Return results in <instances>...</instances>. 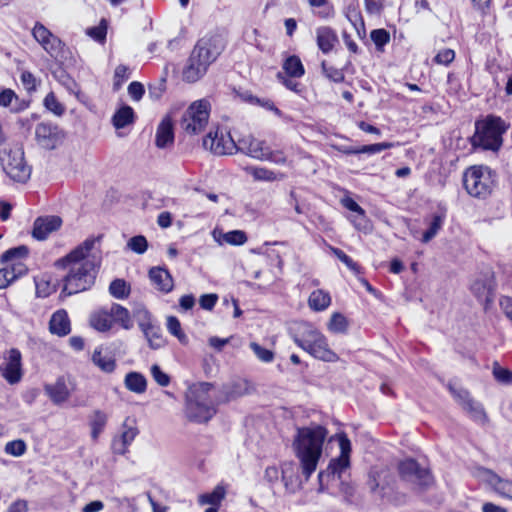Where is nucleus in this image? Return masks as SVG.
I'll list each match as a JSON object with an SVG mask.
<instances>
[{
  "label": "nucleus",
  "instance_id": "obj_61",
  "mask_svg": "<svg viewBox=\"0 0 512 512\" xmlns=\"http://www.w3.org/2000/svg\"><path fill=\"white\" fill-rule=\"evenodd\" d=\"M277 79L281 84H283L287 89L290 91H293L297 94L302 92V86L299 82L292 79L293 77H289L287 75H284L283 72H278L276 75Z\"/></svg>",
  "mask_w": 512,
  "mask_h": 512
},
{
  "label": "nucleus",
  "instance_id": "obj_8",
  "mask_svg": "<svg viewBox=\"0 0 512 512\" xmlns=\"http://www.w3.org/2000/svg\"><path fill=\"white\" fill-rule=\"evenodd\" d=\"M337 438L340 448V455L330 461L326 470L319 472V492H323L325 490L323 484L325 477L337 476L338 479H340L342 473L346 471L350 466L351 442L345 433L338 434Z\"/></svg>",
  "mask_w": 512,
  "mask_h": 512
},
{
  "label": "nucleus",
  "instance_id": "obj_22",
  "mask_svg": "<svg viewBox=\"0 0 512 512\" xmlns=\"http://www.w3.org/2000/svg\"><path fill=\"white\" fill-rule=\"evenodd\" d=\"M26 272L27 268L22 262H16L0 269V289L6 288Z\"/></svg>",
  "mask_w": 512,
  "mask_h": 512
},
{
  "label": "nucleus",
  "instance_id": "obj_46",
  "mask_svg": "<svg viewBox=\"0 0 512 512\" xmlns=\"http://www.w3.org/2000/svg\"><path fill=\"white\" fill-rule=\"evenodd\" d=\"M370 38L376 46L378 51H384L385 45L390 41V34L387 30L380 28L374 29L370 33Z\"/></svg>",
  "mask_w": 512,
  "mask_h": 512
},
{
  "label": "nucleus",
  "instance_id": "obj_38",
  "mask_svg": "<svg viewBox=\"0 0 512 512\" xmlns=\"http://www.w3.org/2000/svg\"><path fill=\"white\" fill-rule=\"evenodd\" d=\"M490 482L494 486V490L502 497L512 500V481L505 480L496 474H492Z\"/></svg>",
  "mask_w": 512,
  "mask_h": 512
},
{
  "label": "nucleus",
  "instance_id": "obj_37",
  "mask_svg": "<svg viewBox=\"0 0 512 512\" xmlns=\"http://www.w3.org/2000/svg\"><path fill=\"white\" fill-rule=\"evenodd\" d=\"M108 420V416L101 410H96L90 420L91 436L96 440L103 431Z\"/></svg>",
  "mask_w": 512,
  "mask_h": 512
},
{
  "label": "nucleus",
  "instance_id": "obj_31",
  "mask_svg": "<svg viewBox=\"0 0 512 512\" xmlns=\"http://www.w3.org/2000/svg\"><path fill=\"white\" fill-rule=\"evenodd\" d=\"M284 75L293 78H301L305 74L301 59L296 55L288 56L282 65Z\"/></svg>",
  "mask_w": 512,
  "mask_h": 512
},
{
  "label": "nucleus",
  "instance_id": "obj_2",
  "mask_svg": "<svg viewBox=\"0 0 512 512\" xmlns=\"http://www.w3.org/2000/svg\"><path fill=\"white\" fill-rule=\"evenodd\" d=\"M327 429L321 425L297 429L293 441L295 455L300 462L301 473L308 481L315 472L323 452Z\"/></svg>",
  "mask_w": 512,
  "mask_h": 512
},
{
  "label": "nucleus",
  "instance_id": "obj_16",
  "mask_svg": "<svg viewBox=\"0 0 512 512\" xmlns=\"http://www.w3.org/2000/svg\"><path fill=\"white\" fill-rule=\"evenodd\" d=\"M21 353L18 349H11L8 356L4 358L0 365L2 376L10 384L18 383L22 376Z\"/></svg>",
  "mask_w": 512,
  "mask_h": 512
},
{
  "label": "nucleus",
  "instance_id": "obj_32",
  "mask_svg": "<svg viewBox=\"0 0 512 512\" xmlns=\"http://www.w3.org/2000/svg\"><path fill=\"white\" fill-rule=\"evenodd\" d=\"M134 121V110L124 105L119 108L112 117V123L116 129H122Z\"/></svg>",
  "mask_w": 512,
  "mask_h": 512
},
{
  "label": "nucleus",
  "instance_id": "obj_3",
  "mask_svg": "<svg viewBox=\"0 0 512 512\" xmlns=\"http://www.w3.org/2000/svg\"><path fill=\"white\" fill-rule=\"evenodd\" d=\"M213 385L200 383L190 389L186 398V416L196 423L208 422L216 413V403L211 397Z\"/></svg>",
  "mask_w": 512,
  "mask_h": 512
},
{
  "label": "nucleus",
  "instance_id": "obj_25",
  "mask_svg": "<svg viewBox=\"0 0 512 512\" xmlns=\"http://www.w3.org/2000/svg\"><path fill=\"white\" fill-rule=\"evenodd\" d=\"M173 140L174 132L172 122L169 118H164L156 131V146L158 148H165L167 145L173 143Z\"/></svg>",
  "mask_w": 512,
  "mask_h": 512
},
{
  "label": "nucleus",
  "instance_id": "obj_33",
  "mask_svg": "<svg viewBox=\"0 0 512 512\" xmlns=\"http://www.w3.org/2000/svg\"><path fill=\"white\" fill-rule=\"evenodd\" d=\"M152 349H158L164 344L160 326L154 322L141 330Z\"/></svg>",
  "mask_w": 512,
  "mask_h": 512
},
{
  "label": "nucleus",
  "instance_id": "obj_41",
  "mask_svg": "<svg viewBox=\"0 0 512 512\" xmlns=\"http://www.w3.org/2000/svg\"><path fill=\"white\" fill-rule=\"evenodd\" d=\"M109 293L116 299H125L129 296L130 288L123 279H115L109 285Z\"/></svg>",
  "mask_w": 512,
  "mask_h": 512
},
{
  "label": "nucleus",
  "instance_id": "obj_23",
  "mask_svg": "<svg viewBox=\"0 0 512 512\" xmlns=\"http://www.w3.org/2000/svg\"><path fill=\"white\" fill-rule=\"evenodd\" d=\"M316 40L319 49L323 53L328 54L334 48L335 43L338 41V37L332 28L323 26L317 28Z\"/></svg>",
  "mask_w": 512,
  "mask_h": 512
},
{
  "label": "nucleus",
  "instance_id": "obj_12",
  "mask_svg": "<svg viewBox=\"0 0 512 512\" xmlns=\"http://www.w3.org/2000/svg\"><path fill=\"white\" fill-rule=\"evenodd\" d=\"M400 478L408 483L424 489L433 483V477L428 469L421 468L414 459H406L398 465Z\"/></svg>",
  "mask_w": 512,
  "mask_h": 512
},
{
  "label": "nucleus",
  "instance_id": "obj_18",
  "mask_svg": "<svg viewBox=\"0 0 512 512\" xmlns=\"http://www.w3.org/2000/svg\"><path fill=\"white\" fill-rule=\"evenodd\" d=\"M62 220L58 216L38 217L33 226L32 235L37 240H44L48 235L60 228Z\"/></svg>",
  "mask_w": 512,
  "mask_h": 512
},
{
  "label": "nucleus",
  "instance_id": "obj_36",
  "mask_svg": "<svg viewBox=\"0 0 512 512\" xmlns=\"http://www.w3.org/2000/svg\"><path fill=\"white\" fill-rule=\"evenodd\" d=\"M226 491L224 487L218 485L212 492L205 493L199 496V503L202 505H211L218 507L221 501L225 498Z\"/></svg>",
  "mask_w": 512,
  "mask_h": 512
},
{
  "label": "nucleus",
  "instance_id": "obj_64",
  "mask_svg": "<svg viewBox=\"0 0 512 512\" xmlns=\"http://www.w3.org/2000/svg\"><path fill=\"white\" fill-rule=\"evenodd\" d=\"M51 31L47 29L42 23L36 22L32 34L35 40L41 44L46 38L51 36Z\"/></svg>",
  "mask_w": 512,
  "mask_h": 512
},
{
  "label": "nucleus",
  "instance_id": "obj_54",
  "mask_svg": "<svg viewBox=\"0 0 512 512\" xmlns=\"http://www.w3.org/2000/svg\"><path fill=\"white\" fill-rule=\"evenodd\" d=\"M321 68L322 72L329 80L335 83H341L344 81L345 76L342 69H338L333 66H328L326 61H322Z\"/></svg>",
  "mask_w": 512,
  "mask_h": 512
},
{
  "label": "nucleus",
  "instance_id": "obj_45",
  "mask_svg": "<svg viewBox=\"0 0 512 512\" xmlns=\"http://www.w3.org/2000/svg\"><path fill=\"white\" fill-rule=\"evenodd\" d=\"M54 77L59 81L61 85H63L70 93L77 95L78 94V85L76 81L68 75L65 70H58L54 72Z\"/></svg>",
  "mask_w": 512,
  "mask_h": 512
},
{
  "label": "nucleus",
  "instance_id": "obj_21",
  "mask_svg": "<svg viewBox=\"0 0 512 512\" xmlns=\"http://www.w3.org/2000/svg\"><path fill=\"white\" fill-rule=\"evenodd\" d=\"M90 326L98 332H108L113 327V318L109 309H100L91 313Z\"/></svg>",
  "mask_w": 512,
  "mask_h": 512
},
{
  "label": "nucleus",
  "instance_id": "obj_7",
  "mask_svg": "<svg viewBox=\"0 0 512 512\" xmlns=\"http://www.w3.org/2000/svg\"><path fill=\"white\" fill-rule=\"evenodd\" d=\"M295 344L315 358L333 362L337 355L328 347L326 338L315 329L307 330L303 337L294 336Z\"/></svg>",
  "mask_w": 512,
  "mask_h": 512
},
{
  "label": "nucleus",
  "instance_id": "obj_24",
  "mask_svg": "<svg viewBox=\"0 0 512 512\" xmlns=\"http://www.w3.org/2000/svg\"><path fill=\"white\" fill-rule=\"evenodd\" d=\"M45 392L55 404L65 402L70 396V391L63 378H58L54 384L46 385Z\"/></svg>",
  "mask_w": 512,
  "mask_h": 512
},
{
  "label": "nucleus",
  "instance_id": "obj_4",
  "mask_svg": "<svg viewBox=\"0 0 512 512\" xmlns=\"http://www.w3.org/2000/svg\"><path fill=\"white\" fill-rule=\"evenodd\" d=\"M507 128L505 121L494 115H488L485 119L476 121L475 133L471 139L472 146L498 151L502 146V135Z\"/></svg>",
  "mask_w": 512,
  "mask_h": 512
},
{
  "label": "nucleus",
  "instance_id": "obj_13",
  "mask_svg": "<svg viewBox=\"0 0 512 512\" xmlns=\"http://www.w3.org/2000/svg\"><path fill=\"white\" fill-rule=\"evenodd\" d=\"M63 139L64 132L57 124L43 121L35 127V141L38 146L45 150L56 149Z\"/></svg>",
  "mask_w": 512,
  "mask_h": 512
},
{
  "label": "nucleus",
  "instance_id": "obj_58",
  "mask_svg": "<svg viewBox=\"0 0 512 512\" xmlns=\"http://www.w3.org/2000/svg\"><path fill=\"white\" fill-rule=\"evenodd\" d=\"M331 251L351 271H353L354 273L360 272L359 265L356 262H354L353 259L349 257L344 251L336 247H331Z\"/></svg>",
  "mask_w": 512,
  "mask_h": 512
},
{
  "label": "nucleus",
  "instance_id": "obj_35",
  "mask_svg": "<svg viewBox=\"0 0 512 512\" xmlns=\"http://www.w3.org/2000/svg\"><path fill=\"white\" fill-rule=\"evenodd\" d=\"M472 291L478 298L484 297L486 306L493 301V286L489 279L476 281L472 285Z\"/></svg>",
  "mask_w": 512,
  "mask_h": 512
},
{
  "label": "nucleus",
  "instance_id": "obj_43",
  "mask_svg": "<svg viewBox=\"0 0 512 512\" xmlns=\"http://www.w3.org/2000/svg\"><path fill=\"white\" fill-rule=\"evenodd\" d=\"M44 107L54 115L61 117L65 113V107L60 103L53 92L48 93L43 100Z\"/></svg>",
  "mask_w": 512,
  "mask_h": 512
},
{
  "label": "nucleus",
  "instance_id": "obj_26",
  "mask_svg": "<svg viewBox=\"0 0 512 512\" xmlns=\"http://www.w3.org/2000/svg\"><path fill=\"white\" fill-rule=\"evenodd\" d=\"M205 64V62L201 64L196 62V60L189 58L182 73L184 81L194 83L202 78L208 70L205 68Z\"/></svg>",
  "mask_w": 512,
  "mask_h": 512
},
{
  "label": "nucleus",
  "instance_id": "obj_49",
  "mask_svg": "<svg viewBox=\"0 0 512 512\" xmlns=\"http://www.w3.org/2000/svg\"><path fill=\"white\" fill-rule=\"evenodd\" d=\"M86 34L90 36L92 39L99 43H103L106 40L107 35V21L106 19H101L99 25L87 28Z\"/></svg>",
  "mask_w": 512,
  "mask_h": 512
},
{
  "label": "nucleus",
  "instance_id": "obj_62",
  "mask_svg": "<svg viewBox=\"0 0 512 512\" xmlns=\"http://www.w3.org/2000/svg\"><path fill=\"white\" fill-rule=\"evenodd\" d=\"M288 471H293L292 463H284L281 468V478L284 483V486L287 491L294 493L296 491V487L293 484L292 477L287 476Z\"/></svg>",
  "mask_w": 512,
  "mask_h": 512
},
{
  "label": "nucleus",
  "instance_id": "obj_6",
  "mask_svg": "<svg viewBox=\"0 0 512 512\" xmlns=\"http://www.w3.org/2000/svg\"><path fill=\"white\" fill-rule=\"evenodd\" d=\"M0 162L4 172L14 181L25 183L31 175L22 148L4 149L0 152Z\"/></svg>",
  "mask_w": 512,
  "mask_h": 512
},
{
  "label": "nucleus",
  "instance_id": "obj_55",
  "mask_svg": "<svg viewBox=\"0 0 512 512\" xmlns=\"http://www.w3.org/2000/svg\"><path fill=\"white\" fill-rule=\"evenodd\" d=\"M492 374L499 383L506 385L512 383V371L501 367L497 362L493 364Z\"/></svg>",
  "mask_w": 512,
  "mask_h": 512
},
{
  "label": "nucleus",
  "instance_id": "obj_53",
  "mask_svg": "<svg viewBox=\"0 0 512 512\" xmlns=\"http://www.w3.org/2000/svg\"><path fill=\"white\" fill-rule=\"evenodd\" d=\"M347 320L341 313H334L328 324L329 330L334 333H344L347 330Z\"/></svg>",
  "mask_w": 512,
  "mask_h": 512
},
{
  "label": "nucleus",
  "instance_id": "obj_48",
  "mask_svg": "<svg viewBox=\"0 0 512 512\" xmlns=\"http://www.w3.org/2000/svg\"><path fill=\"white\" fill-rule=\"evenodd\" d=\"M247 171L254 177L257 181H275L277 180V175L274 171L269 170L264 167H250Z\"/></svg>",
  "mask_w": 512,
  "mask_h": 512
},
{
  "label": "nucleus",
  "instance_id": "obj_60",
  "mask_svg": "<svg viewBox=\"0 0 512 512\" xmlns=\"http://www.w3.org/2000/svg\"><path fill=\"white\" fill-rule=\"evenodd\" d=\"M392 147V143L382 142L358 147L359 154H377Z\"/></svg>",
  "mask_w": 512,
  "mask_h": 512
},
{
  "label": "nucleus",
  "instance_id": "obj_51",
  "mask_svg": "<svg viewBox=\"0 0 512 512\" xmlns=\"http://www.w3.org/2000/svg\"><path fill=\"white\" fill-rule=\"evenodd\" d=\"M127 248L137 254H144L148 248L147 239L143 235L133 236L128 240Z\"/></svg>",
  "mask_w": 512,
  "mask_h": 512
},
{
  "label": "nucleus",
  "instance_id": "obj_50",
  "mask_svg": "<svg viewBox=\"0 0 512 512\" xmlns=\"http://www.w3.org/2000/svg\"><path fill=\"white\" fill-rule=\"evenodd\" d=\"M18 101V96L11 89H3L0 92V106L2 107H10L12 112H19L21 110L20 107L13 105V101Z\"/></svg>",
  "mask_w": 512,
  "mask_h": 512
},
{
  "label": "nucleus",
  "instance_id": "obj_44",
  "mask_svg": "<svg viewBox=\"0 0 512 512\" xmlns=\"http://www.w3.org/2000/svg\"><path fill=\"white\" fill-rule=\"evenodd\" d=\"M166 326H167V330L173 336L177 337V339L180 341V343L187 344L188 338H187L186 334L182 331L180 321L178 320L177 317L169 316L167 318Z\"/></svg>",
  "mask_w": 512,
  "mask_h": 512
},
{
  "label": "nucleus",
  "instance_id": "obj_9",
  "mask_svg": "<svg viewBox=\"0 0 512 512\" xmlns=\"http://www.w3.org/2000/svg\"><path fill=\"white\" fill-rule=\"evenodd\" d=\"M209 119V104L206 100H199L190 105L183 114L180 122L181 128L189 135L201 133Z\"/></svg>",
  "mask_w": 512,
  "mask_h": 512
},
{
  "label": "nucleus",
  "instance_id": "obj_52",
  "mask_svg": "<svg viewBox=\"0 0 512 512\" xmlns=\"http://www.w3.org/2000/svg\"><path fill=\"white\" fill-rule=\"evenodd\" d=\"M129 77V68L125 65H118L114 71L113 89L115 91L119 90L122 87L123 83L129 79Z\"/></svg>",
  "mask_w": 512,
  "mask_h": 512
},
{
  "label": "nucleus",
  "instance_id": "obj_19",
  "mask_svg": "<svg viewBox=\"0 0 512 512\" xmlns=\"http://www.w3.org/2000/svg\"><path fill=\"white\" fill-rule=\"evenodd\" d=\"M151 284L160 292L165 294L171 292L174 287V281L166 268L152 267L148 273Z\"/></svg>",
  "mask_w": 512,
  "mask_h": 512
},
{
  "label": "nucleus",
  "instance_id": "obj_5",
  "mask_svg": "<svg viewBox=\"0 0 512 512\" xmlns=\"http://www.w3.org/2000/svg\"><path fill=\"white\" fill-rule=\"evenodd\" d=\"M463 184L470 196L485 199L492 192L495 174L487 166H471L464 172Z\"/></svg>",
  "mask_w": 512,
  "mask_h": 512
},
{
  "label": "nucleus",
  "instance_id": "obj_1",
  "mask_svg": "<svg viewBox=\"0 0 512 512\" xmlns=\"http://www.w3.org/2000/svg\"><path fill=\"white\" fill-rule=\"evenodd\" d=\"M100 239L101 236L87 238L65 257L56 261L57 267L68 269L63 279L61 297L84 292L94 285L102 260L101 252L96 247Z\"/></svg>",
  "mask_w": 512,
  "mask_h": 512
},
{
  "label": "nucleus",
  "instance_id": "obj_17",
  "mask_svg": "<svg viewBox=\"0 0 512 512\" xmlns=\"http://www.w3.org/2000/svg\"><path fill=\"white\" fill-rule=\"evenodd\" d=\"M265 141L255 138L249 134L240 138L236 144V152L244 153L254 159L263 161L267 155Z\"/></svg>",
  "mask_w": 512,
  "mask_h": 512
},
{
  "label": "nucleus",
  "instance_id": "obj_30",
  "mask_svg": "<svg viewBox=\"0 0 512 512\" xmlns=\"http://www.w3.org/2000/svg\"><path fill=\"white\" fill-rule=\"evenodd\" d=\"M330 303V294L322 289L313 291L308 298V305L313 311H324Z\"/></svg>",
  "mask_w": 512,
  "mask_h": 512
},
{
  "label": "nucleus",
  "instance_id": "obj_59",
  "mask_svg": "<svg viewBox=\"0 0 512 512\" xmlns=\"http://www.w3.org/2000/svg\"><path fill=\"white\" fill-rule=\"evenodd\" d=\"M223 239L231 245H243L247 241V236L242 230H232L223 234Z\"/></svg>",
  "mask_w": 512,
  "mask_h": 512
},
{
  "label": "nucleus",
  "instance_id": "obj_40",
  "mask_svg": "<svg viewBox=\"0 0 512 512\" xmlns=\"http://www.w3.org/2000/svg\"><path fill=\"white\" fill-rule=\"evenodd\" d=\"M444 223V216L435 214L432 217V220L429 223L428 229L423 233L422 242L428 243L431 241L441 230Z\"/></svg>",
  "mask_w": 512,
  "mask_h": 512
},
{
  "label": "nucleus",
  "instance_id": "obj_57",
  "mask_svg": "<svg viewBox=\"0 0 512 512\" xmlns=\"http://www.w3.org/2000/svg\"><path fill=\"white\" fill-rule=\"evenodd\" d=\"M250 348L252 349V351L254 352V354L260 361H262L264 363H270L274 360L273 351L262 347L258 343L251 342Z\"/></svg>",
  "mask_w": 512,
  "mask_h": 512
},
{
  "label": "nucleus",
  "instance_id": "obj_10",
  "mask_svg": "<svg viewBox=\"0 0 512 512\" xmlns=\"http://www.w3.org/2000/svg\"><path fill=\"white\" fill-rule=\"evenodd\" d=\"M394 484L395 478L387 468L372 467L368 472L366 487L375 498L390 499Z\"/></svg>",
  "mask_w": 512,
  "mask_h": 512
},
{
  "label": "nucleus",
  "instance_id": "obj_39",
  "mask_svg": "<svg viewBox=\"0 0 512 512\" xmlns=\"http://www.w3.org/2000/svg\"><path fill=\"white\" fill-rule=\"evenodd\" d=\"M28 248L24 245L14 247L5 251L1 256V261L3 263H9L10 265L16 262H21V260L28 255Z\"/></svg>",
  "mask_w": 512,
  "mask_h": 512
},
{
  "label": "nucleus",
  "instance_id": "obj_14",
  "mask_svg": "<svg viewBox=\"0 0 512 512\" xmlns=\"http://www.w3.org/2000/svg\"><path fill=\"white\" fill-rule=\"evenodd\" d=\"M236 142L229 133L217 129L210 131L203 140V145L216 155H232L236 152Z\"/></svg>",
  "mask_w": 512,
  "mask_h": 512
},
{
  "label": "nucleus",
  "instance_id": "obj_28",
  "mask_svg": "<svg viewBox=\"0 0 512 512\" xmlns=\"http://www.w3.org/2000/svg\"><path fill=\"white\" fill-rule=\"evenodd\" d=\"M125 387L136 394H143L147 389V380L139 372H129L124 379Z\"/></svg>",
  "mask_w": 512,
  "mask_h": 512
},
{
  "label": "nucleus",
  "instance_id": "obj_63",
  "mask_svg": "<svg viewBox=\"0 0 512 512\" xmlns=\"http://www.w3.org/2000/svg\"><path fill=\"white\" fill-rule=\"evenodd\" d=\"M455 58V52L452 49H443L439 51L434 57V62L439 65L447 66Z\"/></svg>",
  "mask_w": 512,
  "mask_h": 512
},
{
  "label": "nucleus",
  "instance_id": "obj_20",
  "mask_svg": "<svg viewBox=\"0 0 512 512\" xmlns=\"http://www.w3.org/2000/svg\"><path fill=\"white\" fill-rule=\"evenodd\" d=\"M49 330L52 334L60 337L66 336L71 331L70 320L64 309L57 310L49 321Z\"/></svg>",
  "mask_w": 512,
  "mask_h": 512
},
{
  "label": "nucleus",
  "instance_id": "obj_11",
  "mask_svg": "<svg viewBox=\"0 0 512 512\" xmlns=\"http://www.w3.org/2000/svg\"><path fill=\"white\" fill-rule=\"evenodd\" d=\"M223 49L224 42L221 36L203 37L197 42L189 58L201 64L205 62V68L208 69L222 53Z\"/></svg>",
  "mask_w": 512,
  "mask_h": 512
},
{
  "label": "nucleus",
  "instance_id": "obj_15",
  "mask_svg": "<svg viewBox=\"0 0 512 512\" xmlns=\"http://www.w3.org/2000/svg\"><path fill=\"white\" fill-rule=\"evenodd\" d=\"M449 390L454 398L460 403L464 410H466L470 417L481 424L488 421L487 414L483 408V405L474 400L470 393L464 389H455L452 385H449Z\"/></svg>",
  "mask_w": 512,
  "mask_h": 512
},
{
  "label": "nucleus",
  "instance_id": "obj_34",
  "mask_svg": "<svg viewBox=\"0 0 512 512\" xmlns=\"http://www.w3.org/2000/svg\"><path fill=\"white\" fill-rule=\"evenodd\" d=\"M93 363L105 373H111L116 368V361L110 354H103L101 350H95L92 355Z\"/></svg>",
  "mask_w": 512,
  "mask_h": 512
},
{
  "label": "nucleus",
  "instance_id": "obj_56",
  "mask_svg": "<svg viewBox=\"0 0 512 512\" xmlns=\"http://www.w3.org/2000/svg\"><path fill=\"white\" fill-rule=\"evenodd\" d=\"M26 450V443L21 439L13 440L6 443L4 448L5 453L15 457L22 456L26 452Z\"/></svg>",
  "mask_w": 512,
  "mask_h": 512
},
{
  "label": "nucleus",
  "instance_id": "obj_29",
  "mask_svg": "<svg viewBox=\"0 0 512 512\" xmlns=\"http://www.w3.org/2000/svg\"><path fill=\"white\" fill-rule=\"evenodd\" d=\"M222 393L224 394V397L220 399L221 401L236 399L248 393V383L244 380L234 381L223 386Z\"/></svg>",
  "mask_w": 512,
  "mask_h": 512
},
{
  "label": "nucleus",
  "instance_id": "obj_47",
  "mask_svg": "<svg viewBox=\"0 0 512 512\" xmlns=\"http://www.w3.org/2000/svg\"><path fill=\"white\" fill-rule=\"evenodd\" d=\"M40 45L48 54L56 57L60 53L63 43L59 37L51 33V36L46 38Z\"/></svg>",
  "mask_w": 512,
  "mask_h": 512
},
{
  "label": "nucleus",
  "instance_id": "obj_27",
  "mask_svg": "<svg viewBox=\"0 0 512 512\" xmlns=\"http://www.w3.org/2000/svg\"><path fill=\"white\" fill-rule=\"evenodd\" d=\"M109 310L114 323L119 324L125 330H130L133 327L131 314L127 308L120 304L113 303Z\"/></svg>",
  "mask_w": 512,
  "mask_h": 512
},
{
  "label": "nucleus",
  "instance_id": "obj_42",
  "mask_svg": "<svg viewBox=\"0 0 512 512\" xmlns=\"http://www.w3.org/2000/svg\"><path fill=\"white\" fill-rule=\"evenodd\" d=\"M133 317L137 321L140 330L155 322L151 313L143 305H137L133 309Z\"/></svg>",
  "mask_w": 512,
  "mask_h": 512
}]
</instances>
